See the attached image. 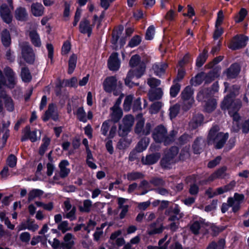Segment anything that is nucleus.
Returning a JSON list of instances; mask_svg holds the SVG:
<instances>
[{
	"mask_svg": "<svg viewBox=\"0 0 249 249\" xmlns=\"http://www.w3.org/2000/svg\"><path fill=\"white\" fill-rule=\"evenodd\" d=\"M224 92L229 91V93L224 97L221 104V108L222 110H231L234 108L236 104L242 105L240 100H235L236 96L239 93L240 87L237 85H233L229 88L228 82L224 83Z\"/></svg>",
	"mask_w": 249,
	"mask_h": 249,
	"instance_id": "1",
	"label": "nucleus"
},
{
	"mask_svg": "<svg viewBox=\"0 0 249 249\" xmlns=\"http://www.w3.org/2000/svg\"><path fill=\"white\" fill-rule=\"evenodd\" d=\"M219 130L217 125L213 126L209 130L207 136L209 144H213L216 149L222 148L229 138L228 133L218 132Z\"/></svg>",
	"mask_w": 249,
	"mask_h": 249,
	"instance_id": "2",
	"label": "nucleus"
},
{
	"mask_svg": "<svg viewBox=\"0 0 249 249\" xmlns=\"http://www.w3.org/2000/svg\"><path fill=\"white\" fill-rule=\"evenodd\" d=\"M248 40L249 37L243 34L236 35L233 37L232 41L228 47L233 51L239 50L247 45Z\"/></svg>",
	"mask_w": 249,
	"mask_h": 249,
	"instance_id": "3",
	"label": "nucleus"
},
{
	"mask_svg": "<svg viewBox=\"0 0 249 249\" xmlns=\"http://www.w3.org/2000/svg\"><path fill=\"white\" fill-rule=\"evenodd\" d=\"M9 6H7L5 4H2L0 8V14L2 20L7 24H10L12 21L13 17L11 15V10L12 9V0H6Z\"/></svg>",
	"mask_w": 249,
	"mask_h": 249,
	"instance_id": "4",
	"label": "nucleus"
},
{
	"mask_svg": "<svg viewBox=\"0 0 249 249\" xmlns=\"http://www.w3.org/2000/svg\"><path fill=\"white\" fill-rule=\"evenodd\" d=\"M193 89L189 86L186 87L181 93L180 96L182 100L185 104H186L185 103L186 102V107L187 109L191 108L194 102L193 97Z\"/></svg>",
	"mask_w": 249,
	"mask_h": 249,
	"instance_id": "5",
	"label": "nucleus"
},
{
	"mask_svg": "<svg viewBox=\"0 0 249 249\" xmlns=\"http://www.w3.org/2000/svg\"><path fill=\"white\" fill-rule=\"evenodd\" d=\"M22 57L28 63L32 64L35 59V55L32 49L27 44H24L21 48Z\"/></svg>",
	"mask_w": 249,
	"mask_h": 249,
	"instance_id": "6",
	"label": "nucleus"
},
{
	"mask_svg": "<svg viewBox=\"0 0 249 249\" xmlns=\"http://www.w3.org/2000/svg\"><path fill=\"white\" fill-rule=\"evenodd\" d=\"M166 128L162 124L156 127L152 133V138L156 143H162V141L165 134H167Z\"/></svg>",
	"mask_w": 249,
	"mask_h": 249,
	"instance_id": "7",
	"label": "nucleus"
},
{
	"mask_svg": "<svg viewBox=\"0 0 249 249\" xmlns=\"http://www.w3.org/2000/svg\"><path fill=\"white\" fill-rule=\"evenodd\" d=\"M107 66L109 70L112 71H117L119 69L120 61L117 53H113L110 55L107 61Z\"/></svg>",
	"mask_w": 249,
	"mask_h": 249,
	"instance_id": "8",
	"label": "nucleus"
},
{
	"mask_svg": "<svg viewBox=\"0 0 249 249\" xmlns=\"http://www.w3.org/2000/svg\"><path fill=\"white\" fill-rule=\"evenodd\" d=\"M221 67L215 66L210 70L204 76V82L205 85L209 84L218 77L220 75Z\"/></svg>",
	"mask_w": 249,
	"mask_h": 249,
	"instance_id": "9",
	"label": "nucleus"
},
{
	"mask_svg": "<svg viewBox=\"0 0 249 249\" xmlns=\"http://www.w3.org/2000/svg\"><path fill=\"white\" fill-rule=\"evenodd\" d=\"M117 80L115 76L107 77L104 82V90L107 92H111L117 88Z\"/></svg>",
	"mask_w": 249,
	"mask_h": 249,
	"instance_id": "10",
	"label": "nucleus"
},
{
	"mask_svg": "<svg viewBox=\"0 0 249 249\" xmlns=\"http://www.w3.org/2000/svg\"><path fill=\"white\" fill-rule=\"evenodd\" d=\"M64 217L67 218L71 220H72L76 218L75 212L76 208L71 207L69 201L67 200L64 202Z\"/></svg>",
	"mask_w": 249,
	"mask_h": 249,
	"instance_id": "11",
	"label": "nucleus"
},
{
	"mask_svg": "<svg viewBox=\"0 0 249 249\" xmlns=\"http://www.w3.org/2000/svg\"><path fill=\"white\" fill-rule=\"evenodd\" d=\"M160 156V154L157 152L147 155L145 159L143 157L142 158V163L147 165L154 164L158 162Z\"/></svg>",
	"mask_w": 249,
	"mask_h": 249,
	"instance_id": "12",
	"label": "nucleus"
},
{
	"mask_svg": "<svg viewBox=\"0 0 249 249\" xmlns=\"http://www.w3.org/2000/svg\"><path fill=\"white\" fill-rule=\"evenodd\" d=\"M79 30L83 34H87L88 36L89 37L92 32V27L90 24L89 21L86 19L81 21L79 25Z\"/></svg>",
	"mask_w": 249,
	"mask_h": 249,
	"instance_id": "13",
	"label": "nucleus"
},
{
	"mask_svg": "<svg viewBox=\"0 0 249 249\" xmlns=\"http://www.w3.org/2000/svg\"><path fill=\"white\" fill-rule=\"evenodd\" d=\"M240 71V67L239 64L236 63H233L227 69V76L229 78H235L238 76Z\"/></svg>",
	"mask_w": 249,
	"mask_h": 249,
	"instance_id": "14",
	"label": "nucleus"
},
{
	"mask_svg": "<svg viewBox=\"0 0 249 249\" xmlns=\"http://www.w3.org/2000/svg\"><path fill=\"white\" fill-rule=\"evenodd\" d=\"M23 133V136L21 138L22 141H25L27 139H29L32 142H36L37 140L36 136V130L30 131L29 126H26L24 129Z\"/></svg>",
	"mask_w": 249,
	"mask_h": 249,
	"instance_id": "15",
	"label": "nucleus"
},
{
	"mask_svg": "<svg viewBox=\"0 0 249 249\" xmlns=\"http://www.w3.org/2000/svg\"><path fill=\"white\" fill-rule=\"evenodd\" d=\"M111 121L114 123H118L123 116V112L121 107H111Z\"/></svg>",
	"mask_w": 249,
	"mask_h": 249,
	"instance_id": "16",
	"label": "nucleus"
},
{
	"mask_svg": "<svg viewBox=\"0 0 249 249\" xmlns=\"http://www.w3.org/2000/svg\"><path fill=\"white\" fill-rule=\"evenodd\" d=\"M204 111L208 113L213 111L217 107V101L215 98H210L205 100Z\"/></svg>",
	"mask_w": 249,
	"mask_h": 249,
	"instance_id": "17",
	"label": "nucleus"
},
{
	"mask_svg": "<svg viewBox=\"0 0 249 249\" xmlns=\"http://www.w3.org/2000/svg\"><path fill=\"white\" fill-rule=\"evenodd\" d=\"M31 11L35 17H40L43 15L44 8L40 3H33L31 6Z\"/></svg>",
	"mask_w": 249,
	"mask_h": 249,
	"instance_id": "18",
	"label": "nucleus"
},
{
	"mask_svg": "<svg viewBox=\"0 0 249 249\" xmlns=\"http://www.w3.org/2000/svg\"><path fill=\"white\" fill-rule=\"evenodd\" d=\"M214 94L208 89H204L200 90L197 95V99L198 101L207 100L213 97Z\"/></svg>",
	"mask_w": 249,
	"mask_h": 249,
	"instance_id": "19",
	"label": "nucleus"
},
{
	"mask_svg": "<svg viewBox=\"0 0 249 249\" xmlns=\"http://www.w3.org/2000/svg\"><path fill=\"white\" fill-rule=\"evenodd\" d=\"M50 118L53 120H56L58 118L57 113L55 111V107L53 105H49L48 110L46 111L44 116L43 117V120L44 121H46Z\"/></svg>",
	"mask_w": 249,
	"mask_h": 249,
	"instance_id": "20",
	"label": "nucleus"
},
{
	"mask_svg": "<svg viewBox=\"0 0 249 249\" xmlns=\"http://www.w3.org/2000/svg\"><path fill=\"white\" fill-rule=\"evenodd\" d=\"M163 95V91L161 88H156L154 90L149 91L148 95L149 100L153 102L160 99Z\"/></svg>",
	"mask_w": 249,
	"mask_h": 249,
	"instance_id": "21",
	"label": "nucleus"
},
{
	"mask_svg": "<svg viewBox=\"0 0 249 249\" xmlns=\"http://www.w3.org/2000/svg\"><path fill=\"white\" fill-rule=\"evenodd\" d=\"M208 57V51L204 49L202 52L200 53L196 59V65L198 68L201 67L206 61Z\"/></svg>",
	"mask_w": 249,
	"mask_h": 249,
	"instance_id": "22",
	"label": "nucleus"
},
{
	"mask_svg": "<svg viewBox=\"0 0 249 249\" xmlns=\"http://www.w3.org/2000/svg\"><path fill=\"white\" fill-rule=\"evenodd\" d=\"M226 245L225 239L220 238L216 242L215 241L211 242L206 249H224Z\"/></svg>",
	"mask_w": 249,
	"mask_h": 249,
	"instance_id": "23",
	"label": "nucleus"
},
{
	"mask_svg": "<svg viewBox=\"0 0 249 249\" xmlns=\"http://www.w3.org/2000/svg\"><path fill=\"white\" fill-rule=\"evenodd\" d=\"M168 64L166 63H162L160 64H154L153 66V69L154 71L155 74L160 77L165 73L166 69L168 67Z\"/></svg>",
	"mask_w": 249,
	"mask_h": 249,
	"instance_id": "24",
	"label": "nucleus"
},
{
	"mask_svg": "<svg viewBox=\"0 0 249 249\" xmlns=\"http://www.w3.org/2000/svg\"><path fill=\"white\" fill-rule=\"evenodd\" d=\"M15 16L19 21H25L28 18V14L25 8L23 7L18 8L15 12Z\"/></svg>",
	"mask_w": 249,
	"mask_h": 249,
	"instance_id": "25",
	"label": "nucleus"
},
{
	"mask_svg": "<svg viewBox=\"0 0 249 249\" xmlns=\"http://www.w3.org/2000/svg\"><path fill=\"white\" fill-rule=\"evenodd\" d=\"M74 243V238L72 234H66L64 237V243L62 244L61 247L63 249H70Z\"/></svg>",
	"mask_w": 249,
	"mask_h": 249,
	"instance_id": "26",
	"label": "nucleus"
},
{
	"mask_svg": "<svg viewBox=\"0 0 249 249\" xmlns=\"http://www.w3.org/2000/svg\"><path fill=\"white\" fill-rule=\"evenodd\" d=\"M173 160V159L168 156V155L165 154L160 161V164L162 168L170 169L172 168Z\"/></svg>",
	"mask_w": 249,
	"mask_h": 249,
	"instance_id": "27",
	"label": "nucleus"
},
{
	"mask_svg": "<svg viewBox=\"0 0 249 249\" xmlns=\"http://www.w3.org/2000/svg\"><path fill=\"white\" fill-rule=\"evenodd\" d=\"M149 143V139L148 138L146 137L142 138L136 146V151L139 153L142 152L146 149Z\"/></svg>",
	"mask_w": 249,
	"mask_h": 249,
	"instance_id": "28",
	"label": "nucleus"
},
{
	"mask_svg": "<svg viewBox=\"0 0 249 249\" xmlns=\"http://www.w3.org/2000/svg\"><path fill=\"white\" fill-rule=\"evenodd\" d=\"M69 165V162L66 160H62L59 165L60 168V176L61 178H65L68 176L70 172V170L67 168Z\"/></svg>",
	"mask_w": 249,
	"mask_h": 249,
	"instance_id": "29",
	"label": "nucleus"
},
{
	"mask_svg": "<svg viewBox=\"0 0 249 249\" xmlns=\"http://www.w3.org/2000/svg\"><path fill=\"white\" fill-rule=\"evenodd\" d=\"M204 72L198 73L194 77L190 80V84L194 86H197L201 85L204 81Z\"/></svg>",
	"mask_w": 249,
	"mask_h": 249,
	"instance_id": "30",
	"label": "nucleus"
},
{
	"mask_svg": "<svg viewBox=\"0 0 249 249\" xmlns=\"http://www.w3.org/2000/svg\"><path fill=\"white\" fill-rule=\"evenodd\" d=\"M241 106L242 105L236 104L234 108L229 111V114L232 118L233 121L239 122L241 119V117L238 112Z\"/></svg>",
	"mask_w": 249,
	"mask_h": 249,
	"instance_id": "31",
	"label": "nucleus"
},
{
	"mask_svg": "<svg viewBox=\"0 0 249 249\" xmlns=\"http://www.w3.org/2000/svg\"><path fill=\"white\" fill-rule=\"evenodd\" d=\"M29 36L33 45L36 47H40L41 45L39 35L36 31H32L29 33Z\"/></svg>",
	"mask_w": 249,
	"mask_h": 249,
	"instance_id": "32",
	"label": "nucleus"
},
{
	"mask_svg": "<svg viewBox=\"0 0 249 249\" xmlns=\"http://www.w3.org/2000/svg\"><path fill=\"white\" fill-rule=\"evenodd\" d=\"M135 77L134 71L133 70H130L127 73L126 78L124 79L125 85L129 88H132L133 86L135 85L138 86L139 84H135L131 81V80Z\"/></svg>",
	"mask_w": 249,
	"mask_h": 249,
	"instance_id": "33",
	"label": "nucleus"
},
{
	"mask_svg": "<svg viewBox=\"0 0 249 249\" xmlns=\"http://www.w3.org/2000/svg\"><path fill=\"white\" fill-rule=\"evenodd\" d=\"M131 127L128 126L127 124H120L118 128V135L122 137H126L128 134L131 131Z\"/></svg>",
	"mask_w": 249,
	"mask_h": 249,
	"instance_id": "34",
	"label": "nucleus"
},
{
	"mask_svg": "<svg viewBox=\"0 0 249 249\" xmlns=\"http://www.w3.org/2000/svg\"><path fill=\"white\" fill-rule=\"evenodd\" d=\"M38 228V226L34 222L27 221L26 225L21 224L18 228L19 231L28 229L32 231H35Z\"/></svg>",
	"mask_w": 249,
	"mask_h": 249,
	"instance_id": "35",
	"label": "nucleus"
},
{
	"mask_svg": "<svg viewBox=\"0 0 249 249\" xmlns=\"http://www.w3.org/2000/svg\"><path fill=\"white\" fill-rule=\"evenodd\" d=\"M142 38L138 35L134 36L129 40L127 46L131 48L138 46L142 42Z\"/></svg>",
	"mask_w": 249,
	"mask_h": 249,
	"instance_id": "36",
	"label": "nucleus"
},
{
	"mask_svg": "<svg viewBox=\"0 0 249 249\" xmlns=\"http://www.w3.org/2000/svg\"><path fill=\"white\" fill-rule=\"evenodd\" d=\"M1 41L3 45L8 46L11 44V37L9 31L5 29L1 33Z\"/></svg>",
	"mask_w": 249,
	"mask_h": 249,
	"instance_id": "37",
	"label": "nucleus"
},
{
	"mask_svg": "<svg viewBox=\"0 0 249 249\" xmlns=\"http://www.w3.org/2000/svg\"><path fill=\"white\" fill-rule=\"evenodd\" d=\"M43 194V191L38 189H34L28 194V201H31L34 199L40 197Z\"/></svg>",
	"mask_w": 249,
	"mask_h": 249,
	"instance_id": "38",
	"label": "nucleus"
},
{
	"mask_svg": "<svg viewBox=\"0 0 249 249\" xmlns=\"http://www.w3.org/2000/svg\"><path fill=\"white\" fill-rule=\"evenodd\" d=\"M20 76L22 81L24 82H29L32 79L29 70L26 67L21 69Z\"/></svg>",
	"mask_w": 249,
	"mask_h": 249,
	"instance_id": "39",
	"label": "nucleus"
},
{
	"mask_svg": "<svg viewBox=\"0 0 249 249\" xmlns=\"http://www.w3.org/2000/svg\"><path fill=\"white\" fill-rule=\"evenodd\" d=\"M225 229L226 227L224 226H217L213 224L210 228V230L212 231L211 235L213 237L217 236L220 232L225 230Z\"/></svg>",
	"mask_w": 249,
	"mask_h": 249,
	"instance_id": "40",
	"label": "nucleus"
},
{
	"mask_svg": "<svg viewBox=\"0 0 249 249\" xmlns=\"http://www.w3.org/2000/svg\"><path fill=\"white\" fill-rule=\"evenodd\" d=\"M92 202L89 199H86L83 201V206L79 205V211L84 213H89L90 211Z\"/></svg>",
	"mask_w": 249,
	"mask_h": 249,
	"instance_id": "41",
	"label": "nucleus"
},
{
	"mask_svg": "<svg viewBox=\"0 0 249 249\" xmlns=\"http://www.w3.org/2000/svg\"><path fill=\"white\" fill-rule=\"evenodd\" d=\"M133 100V95H129L126 96L123 104V107L124 111L127 112L130 110Z\"/></svg>",
	"mask_w": 249,
	"mask_h": 249,
	"instance_id": "42",
	"label": "nucleus"
},
{
	"mask_svg": "<svg viewBox=\"0 0 249 249\" xmlns=\"http://www.w3.org/2000/svg\"><path fill=\"white\" fill-rule=\"evenodd\" d=\"M144 175L142 173L139 172H132L128 173L127 174V178L129 181L136 180L138 179L142 178Z\"/></svg>",
	"mask_w": 249,
	"mask_h": 249,
	"instance_id": "43",
	"label": "nucleus"
},
{
	"mask_svg": "<svg viewBox=\"0 0 249 249\" xmlns=\"http://www.w3.org/2000/svg\"><path fill=\"white\" fill-rule=\"evenodd\" d=\"M144 125V120H139L136 123L135 128H134V132L135 133L139 135V136H142L143 135V127Z\"/></svg>",
	"mask_w": 249,
	"mask_h": 249,
	"instance_id": "44",
	"label": "nucleus"
},
{
	"mask_svg": "<svg viewBox=\"0 0 249 249\" xmlns=\"http://www.w3.org/2000/svg\"><path fill=\"white\" fill-rule=\"evenodd\" d=\"M181 86L178 83H175L170 89V95L172 98L176 97L180 91Z\"/></svg>",
	"mask_w": 249,
	"mask_h": 249,
	"instance_id": "45",
	"label": "nucleus"
},
{
	"mask_svg": "<svg viewBox=\"0 0 249 249\" xmlns=\"http://www.w3.org/2000/svg\"><path fill=\"white\" fill-rule=\"evenodd\" d=\"M248 14V11L245 8H241L239 12V16L235 18L236 23H240L244 20Z\"/></svg>",
	"mask_w": 249,
	"mask_h": 249,
	"instance_id": "46",
	"label": "nucleus"
},
{
	"mask_svg": "<svg viewBox=\"0 0 249 249\" xmlns=\"http://www.w3.org/2000/svg\"><path fill=\"white\" fill-rule=\"evenodd\" d=\"M201 225L198 221H194L190 227V230L192 233L196 235H197L199 233Z\"/></svg>",
	"mask_w": 249,
	"mask_h": 249,
	"instance_id": "47",
	"label": "nucleus"
},
{
	"mask_svg": "<svg viewBox=\"0 0 249 249\" xmlns=\"http://www.w3.org/2000/svg\"><path fill=\"white\" fill-rule=\"evenodd\" d=\"M77 56L73 54L71 55L70 58L69 64V71L68 72L70 74L73 72L76 64Z\"/></svg>",
	"mask_w": 249,
	"mask_h": 249,
	"instance_id": "48",
	"label": "nucleus"
},
{
	"mask_svg": "<svg viewBox=\"0 0 249 249\" xmlns=\"http://www.w3.org/2000/svg\"><path fill=\"white\" fill-rule=\"evenodd\" d=\"M193 123L194 126L193 127L195 128L200 126L201 124L203 123L204 121V116L201 114H198L195 117H194L193 119Z\"/></svg>",
	"mask_w": 249,
	"mask_h": 249,
	"instance_id": "49",
	"label": "nucleus"
},
{
	"mask_svg": "<svg viewBox=\"0 0 249 249\" xmlns=\"http://www.w3.org/2000/svg\"><path fill=\"white\" fill-rule=\"evenodd\" d=\"M134 122V118L133 115L131 114L125 115L122 120L123 124L128 125V126L131 127L133 125Z\"/></svg>",
	"mask_w": 249,
	"mask_h": 249,
	"instance_id": "50",
	"label": "nucleus"
},
{
	"mask_svg": "<svg viewBox=\"0 0 249 249\" xmlns=\"http://www.w3.org/2000/svg\"><path fill=\"white\" fill-rule=\"evenodd\" d=\"M177 16V14L175 13V11L173 9H170L164 16V19L169 22L174 21L175 18Z\"/></svg>",
	"mask_w": 249,
	"mask_h": 249,
	"instance_id": "51",
	"label": "nucleus"
},
{
	"mask_svg": "<svg viewBox=\"0 0 249 249\" xmlns=\"http://www.w3.org/2000/svg\"><path fill=\"white\" fill-rule=\"evenodd\" d=\"M50 139L48 137H45L43 139V143L41 144L39 149V153L41 155H43L44 154L45 152L46 151L47 149L48 146L50 144Z\"/></svg>",
	"mask_w": 249,
	"mask_h": 249,
	"instance_id": "52",
	"label": "nucleus"
},
{
	"mask_svg": "<svg viewBox=\"0 0 249 249\" xmlns=\"http://www.w3.org/2000/svg\"><path fill=\"white\" fill-rule=\"evenodd\" d=\"M141 62V57L139 54H135L132 56L129 62V65L131 68H134L138 65Z\"/></svg>",
	"mask_w": 249,
	"mask_h": 249,
	"instance_id": "53",
	"label": "nucleus"
},
{
	"mask_svg": "<svg viewBox=\"0 0 249 249\" xmlns=\"http://www.w3.org/2000/svg\"><path fill=\"white\" fill-rule=\"evenodd\" d=\"M149 183L154 186H163L165 184V181L160 178L154 177L150 180Z\"/></svg>",
	"mask_w": 249,
	"mask_h": 249,
	"instance_id": "54",
	"label": "nucleus"
},
{
	"mask_svg": "<svg viewBox=\"0 0 249 249\" xmlns=\"http://www.w3.org/2000/svg\"><path fill=\"white\" fill-rule=\"evenodd\" d=\"M179 150V148L178 146H172L169 149L165 154L166 155H168V156L174 159L178 153Z\"/></svg>",
	"mask_w": 249,
	"mask_h": 249,
	"instance_id": "55",
	"label": "nucleus"
},
{
	"mask_svg": "<svg viewBox=\"0 0 249 249\" xmlns=\"http://www.w3.org/2000/svg\"><path fill=\"white\" fill-rule=\"evenodd\" d=\"M155 27L153 25H150L146 30L145 39L147 40H151L154 37Z\"/></svg>",
	"mask_w": 249,
	"mask_h": 249,
	"instance_id": "56",
	"label": "nucleus"
},
{
	"mask_svg": "<svg viewBox=\"0 0 249 249\" xmlns=\"http://www.w3.org/2000/svg\"><path fill=\"white\" fill-rule=\"evenodd\" d=\"M192 148L193 152L195 154H199L201 152L202 149L199 144V140L198 138H196L194 141L192 145Z\"/></svg>",
	"mask_w": 249,
	"mask_h": 249,
	"instance_id": "57",
	"label": "nucleus"
},
{
	"mask_svg": "<svg viewBox=\"0 0 249 249\" xmlns=\"http://www.w3.org/2000/svg\"><path fill=\"white\" fill-rule=\"evenodd\" d=\"M131 141L124 138L123 139H120L118 143V148L120 149H125L130 144Z\"/></svg>",
	"mask_w": 249,
	"mask_h": 249,
	"instance_id": "58",
	"label": "nucleus"
},
{
	"mask_svg": "<svg viewBox=\"0 0 249 249\" xmlns=\"http://www.w3.org/2000/svg\"><path fill=\"white\" fill-rule=\"evenodd\" d=\"M187 13H183L182 15L183 17H188L191 18L193 16L196 15V12L194 7L191 4H188L187 6Z\"/></svg>",
	"mask_w": 249,
	"mask_h": 249,
	"instance_id": "59",
	"label": "nucleus"
},
{
	"mask_svg": "<svg viewBox=\"0 0 249 249\" xmlns=\"http://www.w3.org/2000/svg\"><path fill=\"white\" fill-rule=\"evenodd\" d=\"M109 122V120H106L102 124L101 132L102 134L104 136L107 135V132L110 127Z\"/></svg>",
	"mask_w": 249,
	"mask_h": 249,
	"instance_id": "60",
	"label": "nucleus"
},
{
	"mask_svg": "<svg viewBox=\"0 0 249 249\" xmlns=\"http://www.w3.org/2000/svg\"><path fill=\"white\" fill-rule=\"evenodd\" d=\"M223 59L224 56L222 55H219L214 58L212 61L207 64L209 68L213 69L215 65L220 63Z\"/></svg>",
	"mask_w": 249,
	"mask_h": 249,
	"instance_id": "61",
	"label": "nucleus"
},
{
	"mask_svg": "<svg viewBox=\"0 0 249 249\" xmlns=\"http://www.w3.org/2000/svg\"><path fill=\"white\" fill-rule=\"evenodd\" d=\"M221 160V156H217L215 159L209 161L207 164V167L209 168L212 169L215 167L219 164Z\"/></svg>",
	"mask_w": 249,
	"mask_h": 249,
	"instance_id": "62",
	"label": "nucleus"
},
{
	"mask_svg": "<svg viewBox=\"0 0 249 249\" xmlns=\"http://www.w3.org/2000/svg\"><path fill=\"white\" fill-rule=\"evenodd\" d=\"M185 71L183 69H179L178 71V73L176 78L173 80V83H178V82H179L181 81L185 75Z\"/></svg>",
	"mask_w": 249,
	"mask_h": 249,
	"instance_id": "63",
	"label": "nucleus"
},
{
	"mask_svg": "<svg viewBox=\"0 0 249 249\" xmlns=\"http://www.w3.org/2000/svg\"><path fill=\"white\" fill-rule=\"evenodd\" d=\"M179 107L177 105H174L170 108L169 115L171 118H175L178 114Z\"/></svg>",
	"mask_w": 249,
	"mask_h": 249,
	"instance_id": "64",
	"label": "nucleus"
}]
</instances>
